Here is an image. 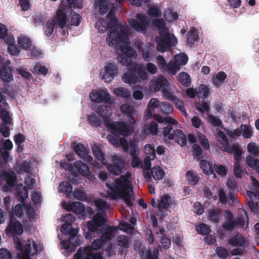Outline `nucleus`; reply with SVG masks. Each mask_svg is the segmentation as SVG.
Here are the masks:
<instances>
[{
	"instance_id": "obj_45",
	"label": "nucleus",
	"mask_w": 259,
	"mask_h": 259,
	"mask_svg": "<svg viewBox=\"0 0 259 259\" xmlns=\"http://www.w3.org/2000/svg\"><path fill=\"white\" fill-rule=\"evenodd\" d=\"M178 13L173 9H168L165 12L164 17L168 22H173L178 18Z\"/></svg>"
},
{
	"instance_id": "obj_5",
	"label": "nucleus",
	"mask_w": 259,
	"mask_h": 259,
	"mask_svg": "<svg viewBox=\"0 0 259 259\" xmlns=\"http://www.w3.org/2000/svg\"><path fill=\"white\" fill-rule=\"evenodd\" d=\"M0 163V178L5 181L6 184L4 186L3 190L6 192H9L15 186L17 183V177L15 173L12 170L6 171L4 168V164Z\"/></svg>"
},
{
	"instance_id": "obj_48",
	"label": "nucleus",
	"mask_w": 259,
	"mask_h": 259,
	"mask_svg": "<svg viewBox=\"0 0 259 259\" xmlns=\"http://www.w3.org/2000/svg\"><path fill=\"white\" fill-rule=\"evenodd\" d=\"M209 90L206 85L200 84L197 90L198 98H207L209 93Z\"/></svg>"
},
{
	"instance_id": "obj_39",
	"label": "nucleus",
	"mask_w": 259,
	"mask_h": 259,
	"mask_svg": "<svg viewBox=\"0 0 259 259\" xmlns=\"http://www.w3.org/2000/svg\"><path fill=\"white\" fill-rule=\"evenodd\" d=\"M153 178L156 181L162 180L165 175L163 169L159 166H154L151 169Z\"/></svg>"
},
{
	"instance_id": "obj_30",
	"label": "nucleus",
	"mask_w": 259,
	"mask_h": 259,
	"mask_svg": "<svg viewBox=\"0 0 259 259\" xmlns=\"http://www.w3.org/2000/svg\"><path fill=\"white\" fill-rule=\"evenodd\" d=\"M214 134L217 139H218V141H220L222 144V147H221L222 150L228 145H229L230 143L227 137L226 136L225 134L221 130L217 128Z\"/></svg>"
},
{
	"instance_id": "obj_55",
	"label": "nucleus",
	"mask_w": 259,
	"mask_h": 259,
	"mask_svg": "<svg viewBox=\"0 0 259 259\" xmlns=\"http://www.w3.org/2000/svg\"><path fill=\"white\" fill-rule=\"evenodd\" d=\"M148 15L151 17H160L161 12L156 7L151 6L147 11Z\"/></svg>"
},
{
	"instance_id": "obj_37",
	"label": "nucleus",
	"mask_w": 259,
	"mask_h": 259,
	"mask_svg": "<svg viewBox=\"0 0 259 259\" xmlns=\"http://www.w3.org/2000/svg\"><path fill=\"white\" fill-rule=\"evenodd\" d=\"M178 81L185 87H188L191 82L190 75L185 72H182L179 75Z\"/></svg>"
},
{
	"instance_id": "obj_21",
	"label": "nucleus",
	"mask_w": 259,
	"mask_h": 259,
	"mask_svg": "<svg viewBox=\"0 0 259 259\" xmlns=\"http://www.w3.org/2000/svg\"><path fill=\"white\" fill-rule=\"evenodd\" d=\"M167 85L168 81L167 79L163 76L161 75L152 81L150 88L151 90L157 92L162 90L164 88H166Z\"/></svg>"
},
{
	"instance_id": "obj_28",
	"label": "nucleus",
	"mask_w": 259,
	"mask_h": 259,
	"mask_svg": "<svg viewBox=\"0 0 259 259\" xmlns=\"http://www.w3.org/2000/svg\"><path fill=\"white\" fill-rule=\"evenodd\" d=\"M12 69L9 66H4L0 69V78L5 82H10L13 79Z\"/></svg>"
},
{
	"instance_id": "obj_24",
	"label": "nucleus",
	"mask_w": 259,
	"mask_h": 259,
	"mask_svg": "<svg viewBox=\"0 0 259 259\" xmlns=\"http://www.w3.org/2000/svg\"><path fill=\"white\" fill-rule=\"evenodd\" d=\"M223 150L229 153H233L234 160L236 162H240L242 158V150L238 144H234L231 146L229 144Z\"/></svg>"
},
{
	"instance_id": "obj_40",
	"label": "nucleus",
	"mask_w": 259,
	"mask_h": 259,
	"mask_svg": "<svg viewBox=\"0 0 259 259\" xmlns=\"http://www.w3.org/2000/svg\"><path fill=\"white\" fill-rule=\"evenodd\" d=\"M212 163H199L201 169H202L203 172L208 175H213V177H215V173L212 166Z\"/></svg>"
},
{
	"instance_id": "obj_54",
	"label": "nucleus",
	"mask_w": 259,
	"mask_h": 259,
	"mask_svg": "<svg viewBox=\"0 0 259 259\" xmlns=\"http://www.w3.org/2000/svg\"><path fill=\"white\" fill-rule=\"evenodd\" d=\"M248 151L252 155L257 156L259 155V146L254 143H249L247 146Z\"/></svg>"
},
{
	"instance_id": "obj_29",
	"label": "nucleus",
	"mask_w": 259,
	"mask_h": 259,
	"mask_svg": "<svg viewBox=\"0 0 259 259\" xmlns=\"http://www.w3.org/2000/svg\"><path fill=\"white\" fill-rule=\"evenodd\" d=\"M222 210L220 208H213L208 211V219L209 221L218 224L222 214Z\"/></svg>"
},
{
	"instance_id": "obj_34",
	"label": "nucleus",
	"mask_w": 259,
	"mask_h": 259,
	"mask_svg": "<svg viewBox=\"0 0 259 259\" xmlns=\"http://www.w3.org/2000/svg\"><path fill=\"white\" fill-rule=\"evenodd\" d=\"M91 149L94 156L100 162H104L105 155L99 145L95 144L91 147Z\"/></svg>"
},
{
	"instance_id": "obj_52",
	"label": "nucleus",
	"mask_w": 259,
	"mask_h": 259,
	"mask_svg": "<svg viewBox=\"0 0 259 259\" xmlns=\"http://www.w3.org/2000/svg\"><path fill=\"white\" fill-rule=\"evenodd\" d=\"M96 26L98 28L99 31L101 33H104L109 29L107 21L104 19H101L98 20L96 23Z\"/></svg>"
},
{
	"instance_id": "obj_33",
	"label": "nucleus",
	"mask_w": 259,
	"mask_h": 259,
	"mask_svg": "<svg viewBox=\"0 0 259 259\" xmlns=\"http://www.w3.org/2000/svg\"><path fill=\"white\" fill-rule=\"evenodd\" d=\"M96 3H99V11L101 15L106 13L110 8H112V2H108L107 0H96Z\"/></svg>"
},
{
	"instance_id": "obj_1",
	"label": "nucleus",
	"mask_w": 259,
	"mask_h": 259,
	"mask_svg": "<svg viewBox=\"0 0 259 259\" xmlns=\"http://www.w3.org/2000/svg\"><path fill=\"white\" fill-rule=\"evenodd\" d=\"M104 214L101 212L96 213L93 217L92 220L87 223V231H84V236L87 239L99 237L95 239L91 244V247L87 246L84 249L80 248L75 255V259H103L100 252L95 251L100 249L104 244H107L112 240L114 234L117 231L115 226H103L106 222Z\"/></svg>"
},
{
	"instance_id": "obj_13",
	"label": "nucleus",
	"mask_w": 259,
	"mask_h": 259,
	"mask_svg": "<svg viewBox=\"0 0 259 259\" xmlns=\"http://www.w3.org/2000/svg\"><path fill=\"white\" fill-rule=\"evenodd\" d=\"M23 226L21 223L12 218L6 229V233L9 236L20 235L23 233Z\"/></svg>"
},
{
	"instance_id": "obj_62",
	"label": "nucleus",
	"mask_w": 259,
	"mask_h": 259,
	"mask_svg": "<svg viewBox=\"0 0 259 259\" xmlns=\"http://www.w3.org/2000/svg\"><path fill=\"white\" fill-rule=\"evenodd\" d=\"M110 240L109 242L107 243L106 245L107 246L105 247L104 250L106 252V255L107 257H111L113 255H114L116 254L115 251L114 249L113 248V244L112 243H111ZM104 244L103 245H104Z\"/></svg>"
},
{
	"instance_id": "obj_8",
	"label": "nucleus",
	"mask_w": 259,
	"mask_h": 259,
	"mask_svg": "<svg viewBox=\"0 0 259 259\" xmlns=\"http://www.w3.org/2000/svg\"><path fill=\"white\" fill-rule=\"evenodd\" d=\"M107 124L108 126L106 127L115 136L127 137L131 133V126L124 121L114 122L112 121L110 123L109 121Z\"/></svg>"
},
{
	"instance_id": "obj_27",
	"label": "nucleus",
	"mask_w": 259,
	"mask_h": 259,
	"mask_svg": "<svg viewBox=\"0 0 259 259\" xmlns=\"http://www.w3.org/2000/svg\"><path fill=\"white\" fill-rule=\"evenodd\" d=\"M28 191L23 185H18L17 186L16 198L22 203H24L25 200L28 198Z\"/></svg>"
},
{
	"instance_id": "obj_3",
	"label": "nucleus",
	"mask_w": 259,
	"mask_h": 259,
	"mask_svg": "<svg viewBox=\"0 0 259 259\" xmlns=\"http://www.w3.org/2000/svg\"><path fill=\"white\" fill-rule=\"evenodd\" d=\"M106 41L109 46L113 48H117L119 42L122 43L119 46V49L122 53L121 55L133 57L135 53V50L128 45L130 44V41L125 28H121L120 32L114 30L110 31V33L106 37Z\"/></svg>"
},
{
	"instance_id": "obj_32",
	"label": "nucleus",
	"mask_w": 259,
	"mask_h": 259,
	"mask_svg": "<svg viewBox=\"0 0 259 259\" xmlns=\"http://www.w3.org/2000/svg\"><path fill=\"white\" fill-rule=\"evenodd\" d=\"M171 197L168 195H164L161 197L158 202V208L160 211L162 209L167 210L170 205Z\"/></svg>"
},
{
	"instance_id": "obj_38",
	"label": "nucleus",
	"mask_w": 259,
	"mask_h": 259,
	"mask_svg": "<svg viewBox=\"0 0 259 259\" xmlns=\"http://www.w3.org/2000/svg\"><path fill=\"white\" fill-rule=\"evenodd\" d=\"M186 179L189 184L195 186L198 183L200 177L196 173L188 170L186 174Z\"/></svg>"
},
{
	"instance_id": "obj_63",
	"label": "nucleus",
	"mask_w": 259,
	"mask_h": 259,
	"mask_svg": "<svg viewBox=\"0 0 259 259\" xmlns=\"http://www.w3.org/2000/svg\"><path fill=\"white\" fill-rule=\"evenodd\" d=\"M199 142L204 149L208 150L209 149V144L208 140L202 134L199 133L198 135Z\"/></svg>"
},
{
	"instance_id": "obj_11",
	"label": "nucleus",
	"mask_w": 259,
	"mask_h": 259,
	"mask_svg": "<svg viewBox=\"0 0 259 259\" xmlns=\"http://www.w3.org/2000/svg\"><path fill=\"white\" fill-rule=\"evenodd\" d=\"M60 166L65 169L71 171L74 176H76L74 173V166L78 172L82 175H88L90 173V169L85 163H60Z\"/></svg>"
},
{
	"instance_id": "obj_14",
	"label": "nucleus",
	"mask_w": 259,
	"mask_h": 259,
	"mask_svg": "<svg viewBox=\"0 0 259 259\" xmlns=\"http://www.w3.org/2000/svg\"><path fill=\"white\" fill-rule=\"evenodd\" d=\"M158 154H163L165 152V148L163 146H158L156 151L151 145L147 144L145 147L144 153L145 158L143 162H151L153 160L156 156L155 152Z\"/></svg>"
},
{
	"instance_id": "obj_2",
	"label": "nucleus",
	"mask_w": 259,
	"mask_h": 259,
	"mask_svg": "<svg viewBox=\"0 0 259 259\" xmlns=\"http://www.w3.org/2000/svg\"><path fill=\"white\" fill-rule=\"evenodd\" d=\"M131 174L127 172L126 175H121L119 179H116L114 182L107 181L106 186L111 191H107L105 197L111 200L119 198L123 200L128 206H132L133 203L129 192L132 190L133 188L132 184L128 180Z\"/></svg>"
},
{
	"instance_id": "obj_42",
	"label": "nucleus",
	"mask_w": 259,
	"mask_h": 259,
	"mask_svg": "<svg viewBox=\"0 0 259 259\" xmlns=\"http://www.w3.org/2000/svg\"><path fill=\"white\" fill-rule=\"evenodd\" d=\"M114 94L123 98H128L131 96V93L127 89L119 87L114 90Z\"/></svg>"
},
{
	"instance_id": "obj_59",
	"label": "nucleus",
	"mask_w": 259,
	"mask_h": 259,
	"mask_svg": "<svg viewBox=\"0 0 259 259\" xmlns=\"http://www.w3.org/2000/svg\"><path fill=\"white\" fill-rule=\"evenodd\" d=\"M95 204L97 207L98 209L102 211L101 213L104 214L106 213L105 210L107 209L108 205L105 201H102L100 199H97L95 200Z\"/></svg>"
},
{
	"instance_id": "obj_9",
	"label": "nucleus",
	"mask_w": 259,
	"mask_h": 259,
	"mask_svg": "<svg viewBox=\"0 0 259 259\" xmlns=\"http://www.w3.org/2000/svg\"><path fill=\"white\" fill-rule=\"evenodd\" d=\"M71 146L75 153L85 162H93V158L90 155V151L88 146H85L81 143L72 142Z\"/></svg>"
},
{
	"instance_id": "obj_12",
	"label": "nucleus",
	"mask_w": 259,
	"mask_h": 259,
	"mask_svg": "<svg viewBox=\"0 0 259 259\" xmlns=\"http://www.w3.org/2000/svg\"><path fill=\"white\" fill-rule=\"evenodd\" d=\"M91 100L95 103H111V97L110 94L105 90L99 91H93L90 94Z\"/></svg>"
},
{
	"instance_id": "obj_35",
	"label": "nucleus",
	"mask_w": 259,
	"mask_h": 259,
	"mask_svg": "<svg viewBox=\"0 0 259 259\" xmlns=\"http://www.w3.org/2000/svg\"><path fill=\"white\" fill-rule=\"evenodd\" d=\"M227 78V74L223 71H220L217 74L215 77L212 79V83L217 88L221 86Z\"/></svg>"
},
{
	"instance_id": "obj_56",
	"label": "nucleus",
	"mask_w": 259,
	"mask_h": 259,
	"mask_svg": "<svg viewBox=\"0 0 259 259\" xmlns=\"http://www.w3.org/2000/svg\"><path fill=\"white\" fill-rule=\"evenodd\" d=\"M34 73L37 74H42L46 76L48 73V69L45 66L41 65H36L32 70Z\"/></svg>"
},
{
	"instance_id": "obj_61",
	"label": "nucleus",
	"mask_w": 259,
	"mask_h": 259,
	"mask_svg": "<svg viewBox=\"0 0 259 259\" xmlns=\"http://www.w3.org/2000/svg\"><path fill=\"white\" fill-rule=\"evenodd\" d=\"M215 252L218 256L224 259H227L229 254L228 250L226 248L222 246L217 247Z\"/></svg>"
},
{
	"instance_id": "obj_41",
	"label": "nucleus",
	"mask_w": 259,
	"mask_h": 259,
	"mask_svg": "<svg viewBox=\"0 0 259 259\" xmlns=\"http://www.w3.org/2000/svg\"><path fill=\"white\" fill-rule=\"evenodd\" d=\"M131 57V56L119 54L117 57V59L119 63L122 65L127 66L128 69L131 65L134 64L132 63Z\"/></svg>"
},
{
	"instance_id": "obj_4",
	"label": "nucleus",
	"mask_w": 259,
	"mask_h": 259,
	"mask_svg": "<svg viewBox=\"0 0 259 259\" xmlns=\"http://www.w3.org/2000/svg\"><path fill=\"white\" fill-rule=\"evenodd\" d=\"M67 22L66 13L62 10L59 9L56 12L55 18L52 20H49L46 25L45 33L47 36H51L54 32L55 27L58 25L60 28L64 29Z\"/></svg>"
},
{
	"instance_id": "obj_7",
	"label": "nucleus",
	"mask_w": 259,
	"mask_h": 259,
	"mask_svg": "<svg viewBox=\"0 0 259 259\" xmlns=\"http://www.w3.org/2000/svg\"><path fill=\"white\" fill-rule=\"evenodd\" d=\"M163 136L169 140L174 139L180 146H184L187 143V138L184 133L180 130H173L170 125H167L163 128Z\"/></svg>"
},
{
	"instance_id": "obj_36",
	"label": "nucleus",
	"mask_w": 259,
	"mask_h": 259,
	"mask_svg": "<svg viewBox=\"0 0 259 259\" xmlns=\"http://www.w3.org/2000/svg\"><path fill=\"white\" fill-rule=\"evenodd\" d=\"M18 44L20 47L25 50H30L32 47L31 40L26 36H22L18 38Z\"/></svg>"
},
{
	"instance_id": "obj_20",
	"label": "nucleus",
	"mask_w": 259,
	"mask_h": 259,
	"mask_svg": "<svg viewBox=\"0 0 259 259\" xmlns=\"http://www.w3.org/2000/svg\"><path fill=\"white\" fill-rule=\"evenodd\" d=\"M142 56L143 60L146 62L152 60L156 55V51L154 46L151 44L145 45L141 48Z\"/></svg>"
},
{
	"instance_id": "obj_16",
	"label": "nucleus",
	"mask_w": 259,
	"mask_h": 259,
	"mask_svg": "<svg viewBox=\"0 0 259 259\" xmlns=\"http://www.w3.org/2000/svg\"><path fill=\"white\" fill-rule=\"evenodd\" d=\"M96 111L104 119V124L106 127L108 126L107 123H108L109 121H110V123L113 121L110 118L112 114V109L110 106L101 105L97 107Z\"/></svg>"
},
{
	"instance_id": "obj_23",
	"label": "nucleus",
	"mask_w": 259,
	"mask_h": 259,
	"mask_svg": "<svg viewBox=\"0 0 259 259\" xmlns=\"http://www.w3.org/2000/svg\"><path fill=\"white\" fill-rule=\"evenodd\" d=\"M133 67L131 65L128 70L122 75V81L129 84H134L138 83L139 81L138 76L132 70Z\"/></svg>"
},
{
	"instance_id": "obj_22",
	"label": "nucleus",
	"mask_w": 259,
	"mask_h": 259,
	"mask_svg": "<svg viewBox=\"0 0 259 259\" xmlns=\"http://www.w3.org/2000/svg\"><path fill=\"white\" fill-rule=\"evenodd\" d=\"M63 207L67 211H72L76 214H81L85 211L84 205L78 201L67 203L64 204Z\"/></svg>"
},
{
	"instance_id": "obj_47",
	"label": "nucleus",
	"mask_w": 259,
	"mask_h": 259,
	"mask_svg": "<svg viewBox=\"0 0 259 259\" xmlns=\"http://www.w3.org/2000/svg\"><path fill=\"white\" fill-rule=\"evenodd\" d=\"M188 56L185 54H180L176 55L175 57V62L178 66H184L188 62Z\"/></svg>"
},
{
	"instance_id": "obj_43",
	"label": "nucleus",
	"mask_w": 259,
	"mask_h": 259,
	"mask_svg": "<svg viewBox=\"0 0 259 259\" xmlns=\"http://www.w3.org/2000/svg\"><path fill=\"white\" fill-rule=\"evenodd\" d=\"M171 102L175 105L176 107L181 111V113L186 117L187 113L184 105V102L177 97L173 98Z\"/></svg>"
},
{
	"instance_id": "obj_50",
	"label": "nucleus",
	"mask_w": 259,
	"mask_h": 259,
	"mask_svg": "<svg viewBox=\"0 0 259 259\" xmlns=\"http://www.w3.org/2000/svg\"><path fill=\"white\" fill-rule=\"evenodd\" d=\"M152 24L154 26L158 28V32L159 34H161L162 32L167 30L165 27L163 20L162 19H158L154 20L152 21Z\"/></svg>"
},
{
	"instance_id": "obj_6",
	"label": "nucleus",
	"mask_w": 259,
	"mask_h": 259,
	"mask_svg": "<svg viewBox=\"0 0 259 259\" xmlns=\"http://www.w3.org/2000/svg\"><path fill=\"white\" fill-rule=\"evenodd\" d=\"M159 35L160 36V40L157 44L158 51L164 52L177 45V38L174 34L169 33L167 30Z\"/></svg>"
},
{
	"instance_id": "obj_53",
	"label": "nucleus",
	"mask_w": 259,
	"mask_h": 259,
	"mask_svg": "<svg viewBox=\"0 0 259 259\" xmlns=\"http://www.w3.org/2000/svg\"><path fill=\"white\" fill-rule=\"evenodd\" d=\"M196 231L201 235H206L211 231L210 227L205 224H200L196 226Z\"/></svg>"
},
{
	"instance_id": "obj_51",
	"label": "nucleus",
	"mask_w": 259,
	"mask_h": 259,
	"mask_svg": "<svg viewBox=\"0 0 259 259\" xmlns=\"http://www.w3.org/2000/svg\"><path fill=\"white\" fill-rule=\"evenodd\" d=\"M208 120L210 123L214 127H222L223 125L222 121L218 117L211 114H208Z\"/></svg>"
},
{
	"instance_id": "obj_60",
	"label": "nucleus",
	"mask_w": 259,
	"mask_h": 259,
	"mask_svg": "<svg viewBox=\"0 0 259 259\" xmlns=\"http://www.w3.org/2000/svg\"><path fill=\"white\" fill-rule=\"evenodd\" d=\"M73 197L80 201H84L87 199V197L82 190L75 189L72 194Z\"/></svg>"
},
{
	"instance_id": "obj_31",
	"label": "nucleus",
	"mask_w": 259,
	"mask_h": 259,
	"mask_svg": "<svg viewBox=\"0 0 259 259\" xmlns=\"http://www.w3.org/2000/svg\"><path fill=\"white\" fill-rule=\"evenodd\" d=\"M102 163L107 166V169L111 174L118 176L122 171L121 167L118 164H123L124 163H111V164H108V163Z\"/></svg>"
},
{
	"instance_id": "obj_46",
	"label": "nucleus",
	"mask_w": 259,
	"mask_h": 259,
	"mask_svg": "<svg viewBox=\"0 0 259 259\" xmlns=\"http://www.w3.org/2000/svg\"><path fill=\"white\" fill-rule=\"evenodd\" d=\"M88 121L92 126L95 127L100 126L102 123V120L94 113L88 116Z\"/></svg>"
},
{
	"instance_id": "obj_57",
	"label": "nucleus",
	"mask_w": 259,
	"mask_h": 259,
	"mask_svg": "<svg viewBox=\"0 0 259 259\" xmlns=\"http://www.w3.org/2000/svg\"><path fill=\"white\" fill-rule=\"evenodd\" d=\"M0 116L6 124H10L11 123V117L8 111L5 109H2L0 110Z\"/></svg>"
},
{
	"instance_id": "obj_10",
	"label": "nucleus",
	"mask_w": 259,
	"mask_h": 259,
	"mask_svg": "<svg viewBox=\"0 0 259 259\" xmlns=\"http://www.w3.org/2000/svg\"><path fill=\"white\" fill-rule=\"evenodd\" d=\"M129 24L137 31L145 32L148 25V21L145 15L138 13L136 15V19H131Z\"/></svg>"
},
{
	"instance_id": "obj_26",
	"label": "nucleus",
	"mask_w": 259,
	"mask_h": 259,
	"mask_svg": "<svg viewBox=\"0 0 259 259\" xmlns=\"http://www.w3.org/2000/svg\"><path fill=\"white\" fill-rule=\"evenodd\" d=\"M133 71L136 73V75L140 78L141 79L144 80L148 77V74L145 66L143 65L135 63L132 65Z\"/></svg>"
},
{
	"instance_id": "obj_18",
	"label": "nucleus",
	"mask_w": 259,
	"mask_h": 259,
	"mask_svg": "<svg viewBox=\"0 0 259 259\" xmlns=\"http://www.w3.org/2000/svg\"><path fill=\"white\" fill-rule=\"evenodd\" d=\"M228 243L229 245L233 246L244 247L249 246V241L239 232L233 237L230 238L228 240Z\"/></svg>"
},
{
	"instance_id": "obj_58",
	"label": "nucleus",
	"mask_w": 259,
	"mask_h": 259,
	"mask_svg": "<svg viewBox=\"0 0 259 259\" xmlns=\"http://www.w3.org/2000/svg\"><path fill=\"white\" fill-rule=\"evenodd\" d=\"M233 172L234 176L239 179L242 178L244 175L243 169L241 167L240 163H234V166L233 168Z\"/></svg>"
},
{
	"instance_id": "obj_17",
	"label": "nucleus",
	"mask_w": 259,
	"mask_h": 259,
	"mask_svg": "<svg viewBox=\"0 0 259 259\" xmlns=\"http://www.w3.org/2000/svg\"><path fill=\"white\" fill-rule=\"evenodd\" d=\"M117 245L120 247L119 249V253L120 255L124 253H127V250L130 247V237L123 235H119L116 238Z\"/></svg>"
},
{
	"instance_id": "obj_19",
	"label": "nucleus",
	"mask_w": 259,
	"mask_h": 259,
	"mask_svg": "<svg viewBox=\"0 0 259 259\" xmlns=\"http://www.w3.org/2000/svg\"><path fill=\"white\" fill-rule=\"evenodd\" d=\"M63 248L66 250H74L77 246L80 245V242L76 233L71 234L67 240H63L61 242Z\"/></svg>"
},
{
	"instance_id": "obj_49",
	"label": "nucleus",
	"mask_w": 259,
	"mask_h": 259,
	"mask_svg": "<svg viewBox=\"0 0 259 259\" xmlns=\"http://www.w3.org/2000/svg\"><path fill=\"white\" fill-rule=\"evenodd\" d=\"M60 190L66 195L70 194L72 192V186L71 184L67 181L61 183L59 185Z\"/></svg>"
},
{
	"instance_id": "obj_15",
	"label": "nucleus",
	"mask_w": 259,
	"mask_h": 259,
	"mask_svg": "<svg viewBox=\"0 0 259 259\" xmlns=\"http://www.w3.org/2000/svg\"><path fill=\"white\" fill-rule=\"evenodd\" d=\"M103 70V79L106 82H110L114 78L115 75L118 72V68L115 64L109 62L104 66Z\"/></svg>"
},
{
	"instance_id": "obj_64",
	"label": "nucleus",
	"mask_w": 259,
	"mask_h": 259,
	"mask_svg": "<svg viewBox=\"0 0 259 259\" xmlns=\"http://www.w3.org/2000/svg\"><path fill=\"white\" fill-rule=\"evenodd\" d=\"M158 237L164 249L166 250L170 247L171 241L169 238L164 236H160Z\"/></svg>"
},
{
	"instance_id": "obj_44",
	"label": "nucleus",
	"mask_w": 259,
	"mask_h": 259,
	"mask_svg": "<svg viewBox=\"0 0 259 259\" xmlns=\"http://www.w3.org/2000/svg\"><path fill=\"white\" fill-rule=\"evenodd\" d=\"M159 110L161 113L168 114L172 112L173 107L169 103L163 102L161 103Z\"/></svg>"
},
{
	"instance_id": "obj_25",
	"label": "nucleus",
	"mask_w": 259,
	"mask_h": 259,
	"mask_svg": "<svg viewBox=\"0 0 259 259\" xmlns=\"http://www.w3.org/2000/svg\"><path fill=\"white\" fill-rule=\"evenodd\" d=\"M246 193L250 201H247L246 203L252 211L255 212L258 207L259 196L256 193L250 191H247Z\"/></svg>"
}]
</instances>
